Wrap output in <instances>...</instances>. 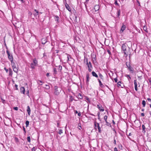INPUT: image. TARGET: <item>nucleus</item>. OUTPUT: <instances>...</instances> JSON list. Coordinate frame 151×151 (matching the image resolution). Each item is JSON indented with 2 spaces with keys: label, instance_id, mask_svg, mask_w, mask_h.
<instances>
[{
  "label": "nucleus",
  "instance_id": "58836bf2",
  "mask_svg": "<svg viewBox=\"0 0 151 151\" xmlns=\"http://www.w3.org/2000/svg\"><path fill=\"white\" fill-rule=\"evenodd\" d=\"M9 76H12V71H9Z\"/></svg>",
  "mask_w": 151,
  "mask_h": 151
},
{
  "label": "nucleus",
  "instance_id": "4c0bfd02",
  "mask_svg": "<svg viewBox=\"0 0 151 151\" xmlns=\"http://www.w3.org/2000/svg\"><path fill=\"white\" fill-rule=\"evenodd\" d=\"M63 132L62 130L61 129H59V131L58 132V133L60 134H61Z\"/></svg>",
  "mask_w": 151,
  "mask_h": 151
},
{
  "label": "nucleus",
  "instance_id": "a878e982",
  "mask_svg": "<svg viewBox=\"0 0 151 151\" xmlns=\"http://www.w3.org/2000/svg\"><path fill=\"white\" fill-rule=\"evenodd\" d=\"M58 70L60 71L62 70V67L61 65H60L58 66Z\"/></svg>",
  "mask_w": 151,
  "mask_h": 151
},
{
  "label": "nucleus",
  "instance_id": "bf43d9fd",
  "mask_svg": "<svg viewBox=\"0 0 151 151\" xmlns=\"http://www.w3.org/2000/svg\"><path fill=\"white\" fill-rule=\"evenodd\" d=\"M46 76H47V77H49L50 76V74L49 73H47V74H46Z\"/></svg>",
  "mask_w": 151,
  "mask_h": 151
},
{
  "label": "nucleus",
  "instance_id": "a19ab883",
  "mask_svg": "<svg viewBox=\"0 0 151 151\" xmlns=\"http://www.w3.org/2000/svg\"><path fill=\"white\" fill-rule=\"evenodd\" d=\"M107 52L108 53V54L109 55H111V52L108 49L107 50Z\"/></svg>",
  "mask_w": 151,
  "mask_h": 151
},
{
  "label": "nucleus",
  "instance_id": "c9c22d12",
  "mask_svg": "<svg viewBox=\"0 0 151 151\" xmlns=\"http://www.w3.org/2000/svg\"><path fill=\"white\" fill-rule=\"evenodd\" d=\"M27 141L29 142H30L31 141V139L30 136H28L27 137Z\"/></svg>",
  "mask_w": 151,
  "mask_h": 151
},
{
  "label": "nucleus",
  "instance_id": "c756f323",
  "mask_svg": "<svg viewBox=\"0 0 151 151\" xmlns=\"http://www.w3.org/2000/svg\"><path fill=\"white\" fill-rule=\"evenodd\" d=\"M14 139L16 143H17L19 142V139L17 137H15L14 138Z\"/></svg>",
  "mask_w": 151,
  "mask_h": 151
},
{
  "label": "nucleus",
  "instance_id": "37998d69",
  "mask_svg": "<svg viewBox=\"0 0 151 151\" xmlns=\"http://www.w3.org/2000/svg\"><path fill=\"white\" fill-rule=\"evenodd\" d=\"M45 86H46V88L47 89H49L50 88V87L49 85H45Z\"/></svg>",
  "mask_w": 151,
  "mask_h": 151
},
{
  "label": "nucleus",
  "instance_id": "20e7f679",
  "mask_svg": "<svg viewBox=\"0 0 151 151\" xmlns=\"http://www.w3.org/2000/svg\"><path fill=\"white\" fill-rule=\"evenodd\" d=\"M126 65L128 68V70L130 72V73H134V70L133 68L130 65V63L129 62H126Z\"/></svg>",
  "mask_w": 151,
  "mask_h": 151
},
{
  "label": "nucleus",
  "instance_id": "cd10ccee",
  "mask_svg": "<svg viewBox=\"0 0 151 151\" xmlns=\"http://www.w3.org/2000/svg\"><path fill=\"white\" fill-rule=\"evenodd\" d=\"M142 104L143 107H145L146 104V102L145 100H143L142 101Z\"/></svg>",
  "mask_w": 151,
  "mask_h": 151
},
{
  "label": "nucleus",
  "instance_id": "864d4df0",
  "mask_svg": "<svg viewBox=\"0 0 151 151\" xmlns=\"http://www.w3.org/2000/svg\"><path fill=\"white\" fill-rule=\"evenodd\" d=\"M14 109L16 110H18V108L17 107H15L14 108Z\"/></svg>",
  "mask_w": 151,
  "mask_h": 151
},
{
  "label": "nucleus",
  "instance_id": "13d9d810",
  "mask_svg": "<svg viewBox=\"0 0 151 151\" xmlns=\"http://www.w3.org/2000/svg\"><path fill=\"white\" fill-rule=\"evenodd\" d=\"M12 67L13 69L14 68H17L16 66V65H13L12 66Z\"/></svg>",
  "mask_w": 151,
  "mask_h": 151
},
{
  "label": "nucleus",
  "instance_id": "4be33fe9",
  "mask_svg": "<svg viewBox=\"0 0 151 151\" xmlns=\"http://www.w3.org/2000/svg\"><path fill=\"white\" fill-rule=\"evenodd\" d=\"M67 58H68V61H70V59H72V58L71 57L70 55H69L68 54H67Z\"/></svg>",
  "mask_w": 151,
  "mask_h": 151
},
{
  "label": "nucleus",
  "instance_id": "39448f33",
  "mask_svg": "<svg viewBox=\"0 0 151 151\" xmlns=\"http://www.w3.org/2000/svg\"><path fill=\"white\" fill-rule=\"evenodd\" d=\"M55 92L54 93L56 95H58L59 94L61 90V89L60 88H59L57 86H55Z\"/></svg>",
  "mask_w": 151,
  "mask_h": 151
},
{
  "label": "nucleus",
  "instance_id": "e433bc0d",
  "mask_svg": "<svg viewBox=\"0 0 151 151\" xmlns=\"http://www.w3.org/2000/svg\"><path fill=\"white\" fill-rule=\"evenodd\" d=\"M107 119V116L106 115L104 117V119L105 120V122H106Z\"/></svg>",
  "mask_w": 151,
  "mask_h": 151
},
{
  "label": "nucleus",
  "instance_id": "7ed1b4c3",
  "mask_svg": "<svg viewBox=\"0 0 151 151\" xmlns=\"http://www.w3.org/2000/svg\"><path fill=\"white\" fill-rule=\"evenodd\" d=\"M7 49L6 52L8 56V58L10 61H13V58L12 54H10L9 51L8 50V48L6 46Z\"/></svg>",
  "mask_w": 151,
  "mask_h": 151
},
{
  "label": "nucleus",
  "instance_id": "f704fd0d",
  "mask_svg": "<svg viewBox=\"0 0 151 151\" xmlns=\"http://www.w3.org/2000/svg\"><path fill=\"white\" fill-rule=\"evenodd\" d=\"M106 125L108 126H109L110 127H111V124L109 123V122H108L107 121H106Z\"/></svg>",
  "mask_w": 151,
  "mask_h": 151
},
{
  "label": "nucleus",
  "instance_id": "f8f14e48",
  "mask_svg": "<svg viewBox=\"0 0 151 151\" xmlns=\"http://www.w3.org/2000/svg\"><path fill=\"white\" fill-rule=\"evenodd\" d=\"M134 88L135 90L136 91H137V80H134Z\"/></svg>",
  "mask_w": 151,
  "mask_h": 151
},
{
  "label": "nucleus",
  "instance_id": "603ef678",
  "mask_svg": "<svg viewBox=\"0 0 151 151\" xmlns=\"http://www.w3.org/2000/svg\"><path fill=\"white\" fill-rule=\"evenodd\" d=\"M78 116H81V112H79L78 114Z\"/></svg>",
  "mask_w": 151,
  "mask_h": 151
},
{
  "label": "nucleus",
  "instance_id": "412c9836",
  "mask_svg": "<svg viewBox=\"0 0 151 151\" xmlns=\"http://www.w3.org/2000/svg\"><path fill=\"white\" fill-rule=\"evenodd\" d=\"M142 132H145V126L143 124L142 125Z\"/></svg>",
  "mask_w": 151,
  "mask_h": 151
},
{
  "label": "nucleus",
  "instance_id": "473e14b6",
  "mask_svg": "<svg viewBox=\"0 0 151 151\" xmlns=\"http://www.w3.org/2000/svg\"><path fill=\"white\" fill-rule=\"evenodd\" d=\"M99 76L101 79H102V80H103V76L101 73H99Z\"/></svg>",
  "mask_w": 151,
  "mask_h": 151
},
{
  "label": "nucleus",
  "instance_id": "f257e3e1",
  "mask_svg": "<svg viewBox=\"0 0 151 151\" xmlns=\"http://www.w3.org/2000/svg\"><path fill=\"white\" fill-rule=\"evenodd\" d=\"M121 49L122 51L124 54V56L125 57H127L129 53V51L130 50V48L128 47L127 45L123 44L122 45Z\"/></svg>",
  "mask_w": 151,
  "mask_h": 151
},
{
  "label": "nucleus",
  "instance_id": "4d7b16f0",
  "mask_svg": "<svg viewBox=\"0 0 151 151\" xmlns=\"http://www.w3.org/2000/svg\"><path fill=\"white\" fill-rule=\"evenodd\" d=\"M114 151H118L116 147H115L114 148Z\"/></svg>",
  "mask_w": 151,
  "mask_h": 151
},
{
  "label": "nucleus",
  "instance_id": "f3484780",
  "mask_svg": "<svg viewBox=\"0 0 151 151\" xmlns=\"http://www.w3.org/2000/svg\"><path fill=\"white\" fill-rule=\"evenodd\" d=\"M98 81L99 82V86H100L101 87V88H103L104 87V85L102 84L101 81L100 80V79H98Z\"/></svg>",
  "mask_w": 151,
  "mask_h": 151
},
{
  "label": "nucleus",
  "instance_id": "b1692460",
  "mask_svg": "<svg viewBox=\"0 0 151 151\" xmlns=\"http://www.w3.org/2000/svg\"><path fill=\"white\" fill-rule=\"evenodd\" d=\"M37 82L38 84H39L40 85H42V83H43V81H42L38 80L37 81Z\"/></svg>",
  "mask_w": 151,
  "mask_h": 151
},
{
  "label": "nucleus",
  "instance_id": "bb28decb",
  "mask_svg": "<svg viewBox=\"0 0 151 151\" xmlns=\"http://www.w3.org/2000/svg\"><path fill=\"white\" fill-rule=\"evenodd\" d=\"M78 96H79V98L81 99H82L83 98V96L80 93H79Z\"/></svg>",
  "mask_w": 151,
  "mask_h": 151
},
{
  "label": "nucleus",
  "instance_id": "f03ea898",
  "mask_svg": "<svg viewBox=\"0 0 151 151\" xmlns=\"http://www.w3.org/2000/svg\"><path fill=\"white\" fill-rule=\"evenodd\" d=\"M37 65V61L36 58H35L33 60V62L31 63L30 65L32 69H34L35 66Z\"/></svg>",
  "mask_w": 151,
  "mask_h": 151
},
{
  "label": "nucleus",
  "instance_id": "9b49d317",
  "mask_svg": "<svg viewBox=\"0 0 151 151\" xmlns=\"http://www.w3.org/2000/svg\"><path fill=\"white\" fill-rule=\"evenodd\" d=\"M86 83L87 85L89 84V74L88 73L86 74Z\"/></svg>",
  "mask_w": 151,
  "mask_h": 151
},
{
  "label": "nucleus",
  "instance_id": "49530a36",
  "mask_svg": "<svg viewBox=\"0 0 151 151\" xmlns=\"http://www.w3.org/2000/svg\"><path fill=\"white\" fill-rule=\"evenodd\" d=\"M1 101L3 103H4V101H5V100L2 99V98H1Z\"/></svg>",
  "mask_w": 151,
  "mask_h": 151
},
{
  "label": "nucleus",
  "instance_id": "680f3d73",
  "mask_svg": "<svg viewBox=\"0 0 151 151\" xmlns=\"http://www.w3.org/2000/svg\"><path fill=\"white\" fill-rule=\"evenodd\" d=\"M147 100H148V101H150V102H151V99H150V98H148L147 99Z\"/></svg>",
  "mask_w": 151,
  "mask_h": 151
},
{
  "label": "nucleus",
  "instance_id": "2eb2a0df",
  "mask_svg": "<svg viewBox=\"0 0 151 151\" xmlns=\"http://www.w3.org/2000/svg\"><path fill=\"white\" fill-rule=\"evenodd\" d=\"M27 111L28 115H29L30 114L31 110L30 108V107L29 106H28L27 107Z\"/></svg>",
  "mask_w": 151,
  "mask_h": 151
},
{
  "label": "nucleus",
  "instance_id": "774afa93",
  "mask_svg": "<svg viewBox=\"0 0 151 151\" xmlns=\"http://www.w3.org/2000/svg\"><path fill=\"white\" fill-rule=\"evenodd\" d=\"M46 41H45V42H42V43L43 44H45L46 43Z\"/></svg>",
  "mask_w": 151,
  "mask_h": 151
},
{
  "label": "nucleus",
  "instance_id": "2f4dec72",
  "mask_svg": "<svg viewBox=\"0 0 151 151\" xmlns=\"http://www.w3.org/2000/svg\"><path fill=\"white\" fill-rule=\"evenodd\" d=\"M125 76L128 78V80H130L131 78V77H130V75H127V74Z\"/></svg>",
  "mask_w": 151,
  "mask_h": 151
},
{
  "label": "nucleus",
  "instance_id": "a211bd4d",
  "mask_svg": "<svg viewBox=\"0 0 151 151\" xmlns=\"http://www.w3.org/2000/svg\"><path fill=\"white\" fill-rule=\"evenodd\" d=\"M59 17L58 16H56L54 17L55 20L56 21H57L58 22H59Z\"/></svg>",
  "mask_w": 151,
  "mask_h": 151
},
{
  "label": "nucleus",
  "instance_id": "6e6552de",
  "mask_svg": "<svg viewBox=\"0 0 151 151\" xmlns=\"http://www.w3.org/2000/svg\"><path fill=\"white\" fill-rule=\"evenodd\" d=\"M126 28V26L125 25H124L123 23L122 24V25L121 27V29L120 30V32L121 33H122L123 32L124 30Z\"/></svg>",
  "mask_w": 151,
  "mask_h": 151
},
{
  "label": "nucleus",
  "instance_id": "ea45409f",
  "mask_svg": "<svg viewBox=\"0 0 151 151\" xmlns=\"http://www.w3.org/2000/svg\"><path fill=\"white\" fill-rule=\"evenodd\" d=\"M36 150V148L33 147L32 149V151H35Z\"/></svg>",
  "mask_w": 151,
  "mask_h": 151
},
{
  "label": "nucleus",
  "instance_id": "72a5a7b5",
  "mask_svg": "<svg viewBox=\"0 0 151 151\" xmlns=\"http://www.w3.org/2000/svg\"><path fill=\"white\" fill-rule=\"evenodd\" d=\"M25 123H26V127H27L28 126V125L29 124V122L28 121H26Z\"/></svg>",
  "mask_w": 151,
  "mask_h": 151
},
{
  "label": "nucleus",
  "instance_id": "9d476101",
  "mask_svg": "<svg viewBox=\"0 0 151 151\" xmlns=\"http://www.w3.org/2000/svg\"><path fill=\"white\" fill-rule=\"evenodd\" d=\"M65 6L66 9L69 12L71 11V9L68 4L66 2L65 4Z\"/></svg>",
  "mask_w": 151,
  "mask_h": 151
},
{
  "label": "nucleus",
  "instance_id": "0e129e2a",
  "mask_svg": "<svg viewBox=\"0 0 151 151\" xmlns=\"http://www.w3.org/2000/svg\"><path fill=\"white\" fill-rule=\"evenodd\" d=\"M9 71H12V69H11V68H9Z\"/></svg>",
  "mask_w": 151,
  "mask_h": 151
},
{
  "label": "nucleus",
  "instance_id": "dca6fc26",
  "mask_svg": "<svg viewBox=\"0 0 151 151\" xmlns=\"http://www.w3.org/2000/svg\"><path fill=\"white\" fill-rule=\"evenodd\" d=\"M92 74L93 76L96 78H98V75L94 71H92Z\"/></svg>",
  "mask_w": 151,
  "mask_h": 151
},
{
  "label": "nucleus",
  "instance_id": "ddd939ff",
  "mask_svg": "<svg viewBox=\"0 0 151 151\" xmlns=\"http://www.w3.org/2000/svg\"><path fill=\"white\" fill-rule=\"evenodd\" d=\"M25 90L23 87H22L20 88V91L21 93H22L23 94H24Z\"/></svg>",
  "mask_w": 151,
  "mask_h": 151
},
{
  "label": "nucleus",
  "instance_id": "7c9ffc66",
  "mask_svg": "<svg viewBox=\"0 0 151 151\" xmlns=\"http://www.w3.org/2000/svg\"><path fill=\"white\" fill-rule=\"evenodd\" d=\"M53 72H54V74H56L57 73V70L56 68H53Z\"/></svg>",
  "mask_w": 151,
  "mask_h": 151
},
{
  "label": "nucleus",
  "instance_id": "6ab92c4d",
  "mask_svg": "<svg viewBox=\"0 0 151 151\" xmlns=\"http://www.w3.org/2000/svg\"><path fill=\"white\" fill-rule=\"evenodd\" d=\"M121 11L120 9L118 10L117 12V17H119Z\"/></svg>",
  "mask_w": 151,
  "mask_h": 151
},
{
  "label": "nucleus",
  "instance_id": "423d86ee",
  "mask_svg": "<svg viewBox=\"0 0 151 151\" xmlns=\"http://www.w3.org/2000/svg\"><path fill=\"white\" fill-rule=\"evenodd\" d=\"M94 124L95 126V129L96 130L97 128L98 129L99 132L101 133V128L99 126V124L98 123L96 122H95L94 123Z\"/></svg>",
  "mask_w": 151,
  "mask_h": 151
},
{
  "label": "nucleus",
  "instance_id": "3c124183",
  "mask_svg": "<svg viewBox=\"0 0 151 151\" xmlns=\"http://www.w3.org/2000/svg\"><path fill=\"white\" fill-rule=\"evenodd\" d=\"M29 15L30 17H31V15L32 14V13L31 12H29Z\"/></svg>",
  "mask_w": 151,
  "mask_h": 151
},
{
  "label": "nucleus",
  "instance_id": "09e8293b",
  "mask_svg": "<svg viewBox=\"0 0 151 151\" xmlns=\"http://www.w3.org/2000/svg\"><path fill=\"white\" fill-rule=\"evenodd\" d=\"M114 81L116 83L117 81V78H116L114 79Z\"/></svg>",
  "mask_w": 151,
  "mask_h": 151
},
{
  "label": "nucleus",
  "instance_id": "5fc2aeb1",
  "mask_svg": "<svg viewBox=\"0 0 151 151\" xmlns=\"http://www.w3.org/2000/svg\"><path fill=\"white\" fill-rule=\"evenodd\" d=\"M114 4H115V5H118V3H117V1L116 0L115 1Z\"/></svg>",
  "mask_w": 151,
  "mask_h": 151
},
{
  "label": "nucleus",
  "instance_id": "c85d7f7f",
  "mask_svg": "<svg viewBox=\"0 0 151 151\" xmlns=\"http://www.w3.org/2000/svg\"><path fill=\"white\" fill-rule=\"evenodd\" d=\"M88 63V59L87 58H85L84 60V63H86V64H87Z\"/></svg>",
  "mask_w": 151,
  "mask_h": 151
},
{
  "label": "nucleus",
  "instance_id": "c03bdc74",
  "mask_svg": "<svg viewBox=\"0 0 151 151\" xmlns=\"http://www.w3.org/2000/svg\"><path fill=\"white\" fill-rule=\"evenodd\" d=\"M11 61V64L12 65V66L15 65L13 61Z\"/></svg>",
  "mask_w": 151,
  "mask_h": 151
},
{
  "label": "nucleus",
  "instance_id": "5701e85b",
  "mask_svg": "<svg viewBox=\"0 0 151 151\" xmlns=\"http://www.w3.org/2000/svg\"><path fill=\"white\" fill-rule=\"evenodd\" d=\"M121 82L120 81H119L118 83H117V86L118 87H120L121 86L122 88H123V86H122L121 85Z\"/></svg>",
  "mask_w": 151,
  "mask_h": 151
},
{
  "label": "nucleus",
  "instance_id": "338daca9",
  "mask_svg": "<svg viewBox=\"0 0 151 151\" xmlns=\"http://www.w3.org/2000/svg\"><path fill=\"white\" fill-rule=\"evenodd\" d=\"M148 80H149L150 83L151 84V79H148Z\"/></svg>",
  "mask_w": 151,
  "mask_h": 151
},
{
  "label": "nucleus",
  "instance_id": "e2e57ef3",
  "mask_svg": "<svg viewBox=\"0 0 151 151\" xmlns=\"http://www.w3.org/2000/svg\"><path fill=\"white\" fill-rule=\"evenodd\" d=\"M141 116H145V114H144V113H142L141 114Z\"/></svg>",
  "mask_w": 151,
  "mask_h": 151
},
{
  "label": "nucleus",
  "instance_id": "a18cd8bd",
  "mask_svg": "<svg viewBox=\"0 0 151 151\" xmlns=\"http://www.w3.org/2000/svg\"><path fill=\"white\" fill-rule=\"evenodd\" d=\"M23 130L24 131V134H25L26 132V131L25 130V127H24V126L23 127Z\"/></svg>",
  "mask_w": 151,
  "mask_h": 151
},
{
  "label": "nucleus",
  "instance_id": "de8ad7c7",
  "mask_svg": "<svg viewBox=\"0 0 151 151\" xmlns=\"http://www.w3.org/2000/svg\"><path fill=\"white\" fill-rule=\"evenodd\" d=\"M4 69L6 71V73H8V69H7L6 68V67H5L4 68Z\"/></svg>",
  "mask_w": 151,
  "mask_h": 151
},
{
  "label": "nucleus",
  "instance_id": "052dcab7",
  "mask_svg": "<svg viewBox=\"0 0 151 151\" xmlns=\"http://www.w3.org/2000/svg\"><path fill=\"white\" fill-rule=\"evenodd\" d=\"M114 143L116 145V140H115V139H114Z\"/></svg>",
  "mask_w": 151,
  "mask_h": 151
},
{
  "label": "nucleus",
  "instance_id": "69168bd1",
  "mask_svg": "<svg viewBox=\"0 0 151 151\" xmlns=\"http://www.w3.org/2000/svg\"><path fill=\"white\" fill-rule=\"evenodd\" d=\"M137 2L138 3L139 6H140V5L139 1H138V0H137Z\"/></svg>",
  "mask_w": 151,
  "mask_h": 151
},
{
  "label": "nucleus",
  "instance_id": "0eeeda50",
  "mask_svg": "<svg viewBox=\"0 0 151 151\" xmlns=\"http://www.w3.org/2000/svg\"><path fill=\"white\" fill-rule=\"evenodd\" d=\"M86 65H87V66L88 68V70L89 72H91L92 71V69L91 68H92V65L91 63V62L90 61L87 64H86Z\"/></svg>",
  "mask_w": 151,
  "mask_h": 151
},
{
  "label": "nucleus",
  "instance_id": "6e6d98bb",
  "mask_svg": "<svg viewBox=\"0 0 151 151\" xmlns=\"http://www.w3.org/2000/svg\"><path fill=\"white\" fill-rule=\"evenodd\" d=\"M34 11L36 12L37 13V14H39V12L36 9H35Z\"/></svg>",
  "mask_w": 151,
  "mask_h": 151
},
{
  "label": "nucleus",
  "instance_id": "393cba45",
  "mask_svg": "<svg viewBox=\"0 0 151 151\" xmlns=\"http://www.w3.org/2000/svg\"><path fill=\"white\" fill-rule=\"evenodd\" d=\"M13 70L15 72L17 73L18 71V68H14V69H13Z\"/></svg>",
  "mask_w": 151,
  "mask_h": 151
},
{
  "label": "nucleus",
  "instance_id": "aec40b11",
  "mask_svg": "<svg viewBox=\"0 0 151 151\" xmlns=\"http://www.w3.org/2000/svg\"><path fill=\"white\" fill-rule=\"evenodd\" d=\"M143 29L144 31H145L147 33H148V31L147 30V27L145 26H144L143 27Z\"/></svg>",
  "mask_w": 151,
  "mask_h": 151
},
{
  "label": "nucleus",
  "instance_id": "8fccbe9b",
  "mask_svg": "<svg viewBox=\"0 0 151 151\" xmlns=\"http://www.w3.org/2000/svg\"><path fill=\"white\" fill-rule=\"evenodd\" d=\"M15 87L16 88V89L17 90L18 89V86L17 84H15Z\"/></svg>",
  "mask_w": 151,
  "mask_h": 151
},
{
  "label": "nucleus",
  "instance_id": "79ce46f5",
  "mask_svg": "<svg viewBox=\"0 0 151 151\" xmlns=\"http://www.w3.org/2000/svg\"><path fill=\"white\" fill-rule=\"evenodd\" d=\"M100 112H98V119L100 120Z\"/></svg>",
  "mask_w": 151,
  "mask_h": 151
},
{
  "label": "nucleus",
  "instance_id": "1a4fd4ad",
  "mask_svg": "<svg viewBox=\"0 0 151 151\" xmlns=\"http://www.w3.org/2000/svg\"><path fill=\"white\" fill-rule=\"evenodd\" d=\"M97 107L99 109L100 111H104V108L102 107V105H98Z\"/></svg>",
  "mask_w": 151,
  "mask_h": 151
},
{
  "label": "nucleus",
  "instance_id": "4468645a",
  "mask_svg": "<svg viewBox=\"0 0 151 151\" xmlns=\"http://www.w3.org/2000/svg\"><path fill=\"white\" fill-rule=\"evenodd\" d=\"M99 6L98 5H96L94 7V9L95 12H96L99 10Z\"/></svg>",
  "mask_w": 151,
  "mask_h": 151
}]
</instances>
